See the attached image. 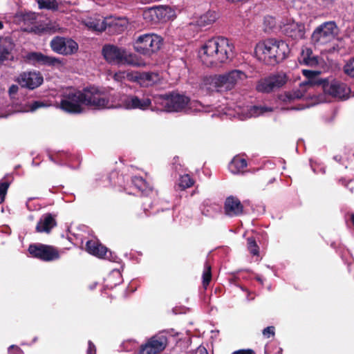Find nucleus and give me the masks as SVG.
<instances>
[{"label": "nucleus", "instance_id": "1", "mask_svg": "<svg viewBox=\"0 0 354 354\" xmlns=\"http://www.w3.org/2000/svg\"><path fill=\"white\" fill-rule=\"evenodd\" d=\"M82 104L102 109L109 106V99L102 97L99 89L94 86L86 87L82 91L72 88L62 94L59 107L66 113L79 114L84 111Z\"/></svg>", "mask_w": 354, "mask_h": 354}, {"label": "nucleus", "instance_id": "2", "mask_svg": "<svg viewBox=\"0 0 354 354\" xmlns=\"http://www.w3.org/2000/svg\"><path fill=\"white\" fill-rule=\"evenodd\" d=\"M234 45L225 37L209 39L202 47L200 58L208 67H216L233 57Z\"/></svg>", "mask_w": 354, "mask_h": 354}, {"label": "nucleus", "instance_id": "3", "mask_svg": "<svg viewBox=\"0 0 354 354\" xmlns=\"http://www.w3.org/2000/svg\"><path fill=\"white\" fill-rule=\"evenodd\" d=\"M254 52L259 59L268 65L274 66L286 59L289 48L282 40L268 39L257 44Z\"/></svg>", "mask_w": 354, "mask_h": 354}, {"label": "nucleus", "instance_id": "4", "mask_svg": "<svg viewBox=\"0 0 354 354\" xmlns=\"http://www.w3.org/2000/svg\"><path fill=\"white\" fill-rule=\"evenodd\" d=\"M162 45L163 38L156 33L135 35L132 41L133 50L147 57H151L156 54Z\"/></svg>", "mask_w": 354, "mask_h": 354}, {"label": "nucleus", "instance_id": "5", "mask_svg": "<svg viewBox=\"0 0 354 354\" xmlns=\"http://www.w3.org/2000/svg\"><path fill=\"white\" fill-rule=\"evenodd\" d=\"M153 101L158 110L167 112H179L184 110L189 98L184 95L171 92L153 96Z\"/></svg>", "mask_w": 354, "mask_h": 354}, {"label": "nucleus", "instance_id": "6", "mask_svg": "<svg viewBox=\"0 0 354 354\" xmlns=\"http://www.w3.org/2000/svg\"><path fill=\"white\" fill-rule=\"evenodd\" d=\"M104 59L111 64H134L136 55L129 53L125 48L113 44H105L102 48Z\"/></svg>", "mask_w": 354, "mask_h": 354}, {"label": "nucleus", "instance_id": "7", "mask_svg": "<svg viewBox=\"0 0 354 354\" xmlns=\"http://www.w3.org/2000/svg\"><path fill=\"white\" fill-rule=\"evenodd\" d=\"M113 97L119 98L122 103L117 104H110L105 109H118L124 108L126 109H140L142 111H146L151 108L152 100L149 97L140 98L138 96L135 95H124L121 93H117L113 95Z\"/></svg>", "mask_w": 354, "mask_h": 354}, {"label": "nucleus", "instance_id": "8", "mask_svg": "<svg viewBox=\"0 0 354 354\" xmlns=\"http://www.w3.org/2000/svg\"><path fill=\"white\" fill-rule=\"evenodd\" d=\"M338 27L333 21L322 23L317 26L311 35V41L319 46L332 41L338 34Z\"/></svg>", "mask_w": 354, "mask_h": 354}, {"label": "nucleus", "instance_id": "9", "mask_svg": "<svg viewBox=\"0 0 354 354\" xmlns=\"http://www.w3.org/2000/svg\"><path fill=\"white\" fill-rule=\"evenodd\" d=\"M247 78L246 74L241 70H232L223 75H215L212 83L218 90H231L240 81Z\"/></svg>", "mask_w": 354, "mask_h": 354}, {"label": "nucleus", "instance_id": "10", "mask_svg": "<svg viewBox=\"0 0 354 354\" xmlns=\"http://www.w3.org/2000/svg\"><path fill=\"white\" fill-rule=\"evenodd\" d=\"M28 251L32 257L45 262L53 261L60 257L57 248L50 245L32 243L29 245Z\"/></svg>", "mask_w": 354, "mask_h": 354}, {"label": "nucleus", "instance_id": "11", "mask_svg": "<svg viewBox=\"0 0 354 354\" xmlns=\"http://www.w3.org/2000/svg\"><path fill=\"white\" fill-rule=\"evenodd\" d=\"M287 80V77L283 73L271 75L261 79L257 84L256 90L258 92L269 93L281 88Z\"/></svg>", "mask_w": 354, "mask_h": 354}, {"label": "nucleus", "instance_id": "12", "mask_svg": "<svg viewBox=\"0 0 354 354\" xmlns=\"http://www.w3.org/2000/svg\"><path fill=\"white\" fill-rule=\"evenodd\" d=\"M322 88L325 94L341 100L348 99L351 91L346 84L337 80L326 79Z\"/></svg>", "mask_w": 354, "mask_h": 354}, {"label": "nucleus", "instance_id": "13", "mask_svg": "<svg viewBox=\"0 0 354 354\" xmlns=\"http://www.w3.org/2000/svg\"><path fill=\"white\" fill-rule=\"evenodd\" d=\"M50 45L54 52L63 55H73L79 48L77 43L73 39L59 36L54 37Z\"/></svg>", "mask_w": 354, "mask_h": 354}, {"label": "nucleus", "instance_id": "14", "mask_svg": "<svg viewBox=\"0 0 354 354\" xmlns=\"http://www.w3.org/2000/svg\"><path fill=\"white\" fill-rule=\"evenodd\" d=\"M16 82L22 88L34 90L42 84L44 77L39 71H24L19 75L16 79Z\"/></svg>", "mask_w": 354, "mask_h": 354}, {"label": "nucleus", "instance_id": "15", "mask_svg": "<svg viewBox=\"0 0 354 354\" xmlns=\"http://www.w3.org/2000/svg\"><path fill=\"white\" fill-rule=\"evenodd\" d=\"M170 10L169 6H158L148 8L143 12V18L149 22L157 23L169 19L168 13Z\"/></svg>", "mask_w": 354, "mask_h": 354}, {"label": "nucleus", "instance_id": "16", "mask_svg": "<svg viewBox=\"0 0 354 354\" xmlns=\"http://www.w3.org/2000/svg\"><path fill=\"white\" fill-rule=\"evenodd\" d=\"M281 31L293 40H300L305 38V25L301 22L288 21L281 26Z\"/></svg>", "mask_w": 354, "mask_h": 354}, {"label": "nucleus", "instance_id": "17", "mask_svg": "<svg viewBox=\"0 0 354 354\" xmlns=\"http://www.w3.org/2000/svg\"><path fill=\"white\" fill-rule=\"evenodd\" d=\"M224 212L230 217L240 216L244 214V207L237 197L230 196L224 203Z\"/></svg>", "mask_w": 354, "mask_h": 354}, {"label": "nucleus", "instance_id": "18", "mask_svg": "<svg viewBox=\"0 0 354 354\" xmlns=\"http://www.w3.org/2000/svg\"><path fill=\"white\" fill-rule=\"evenodd\" d=\"M26 59L31 64L35 65L36 64L48 66H55L62 64L59 59L45 55L39 52H30L26 56Z\"/></svg>", "mask_w": 354, "mask_h": 354}, {"label": "nucleus", "instance_id": "19", "mask_svg": "<svg viewBox=\"0 0 354 354\" xmlns=\"http://www.w3.org/2000/svg\"><path fill=\"white\" fill-rule=\"evenodd\" d=\"M14 48L15 44L10 37H0V66L3 65L6 62L13 61Z\"/></svg>", "mask_w": 354, "mask_h": 354}, {"label": "nucleus", "instance_id": "20", "mask_svg": "<svg viewBox=\"0 0 354 354\" xmlns=\"http://www.w3.org/2000/svg\"><path fill=\"white\" fill-rule=\"evenodd\" d=\"M57 225L55 216L50 213H46L41 216L37 223L35 230L38 233L49 234L52 229Z\"/></svg>", "mask_w": 354, "mask_h": 354}, {"label": "nucleus", "instance_id": "21", "mask_svg": "<svg viewBox=\"0 0 354 354\" xmlns=\"http://www.w3.org/2000/svg\"><path fill=\"white\" fill-rule=\"evenodd\" d=\"M301 72L306 80L301 84V86H322L326 80L319 78V75L321 74V71H319L303 69Z\"/></svg>", "mask_w": 354, "mask_h": 354}, {"label": "nucleus", "instance_id": "22", "mask_svg": "<svg viewBox=\"0 0 354 354\" xmlns=\"http://www.w3.org/2000/svg\"><path fill=\"white\" fill-rule=\"evenodd\" d=\"M127 21L125 19L106 18V30L110 34H120L127 29Z\"/></svg>", "mask_w": 354, "mask_h": 354}, {"label": "nucleus", "instance_id": "23", "mask_svg": "<svg viewBox=\"0 0 354 354\" xmlns=\"http://www.w3.org/2000/svg\"><path fill=\"white\" fill-rule=\"evenodd\" d=\"M86 250L89 254L99 258H108V257H106L108 252L107 248L97 241H88L86 243Z\"/></svg>", "mask_w": 354, "mask_h": 354}, {"label": "nucleus", "instance_id": "24", "mask_svg": "<svg viewBox=\"0 0 354 354\" xmlns=\"http://www.w3.org/2000/svg\"><path fill=\"white\" fill-rule=\"evenodd\" d=\"M300 64L314 67L318 65V57L313 55V50L310 48L302 49L300 55L298 57Z\"/></svg>", "mask_w": 354, "mask_h": 354}, {"label": "nucleus", "instance_id": "25", "mask_svg": "<svg viewBox=\"0 0 354 354\" xmlns=\"http://www.w3.org/2000/svg\"><path fill=\"white\" fill-rule=\"evenodd\" d=\"M157 354L162 351L167 344V338L163 335H156L146 342Z\"/></svg>", "mask_w": 354, "mask_h": 354}, {"label": "nucleus", "instance_id": "26", "mask_svg": "<svg viewBox=\"0 0 354 354\" xmlns=\"http://www.w3.org/2000/svg\"><path fill=\"white\" fill-rule=\"evenodd\" d=\"M85 24L92 30L102 32L106 30V18H103L100 16L90 17L86 21Z\"/></svg>", "mask_w": 354, "mask_h": 354}, {"label": "nucleus", "instance_id": "27", "mask_svg": "<svg viewBox=\"0 0 354 354\" xmlns=\"http://www.w3.org/2000/svg\"><path fill=\"white\" fill-rule=\"evenodd\" d=\"M60 30L59 25L55 22L48 21L35 26L34 31L38 34H53Z\"/></svg>", "mask_w": 354, "mask_h": 354}, {"label": "nucleus", "instance_id": "28", "mask_svg": "<svg viewBox=\"0 0 354 354\" xmlns=\"http://www.w3.org/2000/svg\"><path fill=\"white\" fill-rule=\"evenodd\" d=\"M247 165L245 159L235 156L229 165V169L232 174H236L243 172Z\"/></svg>", "mask_w": 354, "mask_h": 354}, {"label": "nucleus", "instance_id": "29", "mask_svg": "<svg viewBox=\"0 0 354 354\" xmlns=\"http://www.w3.org/2000/svg\"><path fill=\"white\" fill-rule=\"evenodd\" d=\"M216 19L217 15L214 11H208L200 17L198 24L201 27H205L214 23Z\"/></svg>", "mask_w": 354, "mask_h": 354}, {"label": "nucleus", "instance_id": "30", "mask_svg": "<svg viewBox=\"0 0 354 354\" xmlns=\"http://www.w3.org/2000/svg\"><path fill=\"white\" fill-rule=\"evenodd\" d=\"M37 2L39 9L57 11L59 8V5L56 0H37Z\"/></svg>", "mask_w": 354, "mask_h": 354}, {"label": "nucleus", "instance_id": "31", "mask_svg": "<svg viewBox=\"0 0 354 354\" xmlns=\"http://www.w3.org/2000/svg\"><path fill=\"white\" fill-rule=\"evenodd\" d=\"M212 281V267L209 263L206 261L204 264V271L203 273V286L205 289L209 286Z\"/></svg>", "mask_w": 354, "mask_h": 354}, {"label": "nucleus", "instance_id": "32", "mask_svg": "<svg viewBox=\"0 0 354 354\" xmlns=\"http://www.w3.org/2000/svg\"><path fill=\"white\" fill-rule=\"evenodd\" d=\"M194 184V180L189 175L185 174L180 177L178 186L181 190H185L192 187Z\"/></svg>", "mask_w": 354, "mask_h": 354}, {"label": "nucleus", "instance_id": "33", "mask_svg": "<svg viewBox=\"0 0 354 354\" xmlns=\"http://www.w3.org/2000/svg\"><path fill=\"white\" fill-rule=\"evenodd\" d=\"M154 77H156V74L149 72H144L140 74L138 78L142 81V84H145V86H148L155 82Z\"/></svg>", "mask_w": 354, "mask_h": 354}, {"label": "nucleus", "instance_id": "34", "mask_svg": "<svg viewBox=\"0 0 354 354\" xmlns=\"http://www.w3.org/2000/svg\"><path fill=\"white\" fill-rule=\"evenodd\" d=\"M248 250L250 253L254 256H258L259 254V247L258 246L255 239L252 236L247 239Z\"/></svg>", "mask_w": 354, "mask_h": 354}, {"label": "nucleus", "instance_id": "35", "mask_svg": "<svg viewBox=\"0 0 354 354\" xmlns=\"http://www.w3.org/2000/svg\"><path fill=\"white\" fill-rule=\"evenodd\" d=\"M131 182L139 191L145 192L147 188V183L142 177L134 176Z\"/></svg>", "mask_w": 354, "mask_h": 354}, {"label": "nucleus", "instance_id": "36", "mask_svg": "<svg viewBox=\"0 0 354 354\" xmlns=\"http://www.w3.org/2000/svg\"><path fill=\"white\" fill-rule=\"evenodd\" d=\"M304 95L301 93L300 91H296L293 92H287L282 97V100L286 102H290L295 100L301 99Z\"/></svg>", "mask_w": 354, "mask_h": 354}, {"label": "nucleus", "instance_id": "37", "mask_svg": "<svg viewBox=\"0 0 354 354\" xmlns=\"http://www.w3.org/2000/svg\"><path fill=\"white\" fill-rule=\"evenodd\" d=\"M343 69L345 74L354 78V57L346 62Z\"/></svg>", "mask_w": 354, "mask_h": 354}, {"label": "nucleus", "instance_id": "38", "mask_svg": "<svg viewBox=\"0 0 354 354\" xmlns=\"http://www.w3.org/2000/svg\"><path fill=\"white\" fill-rule=\"evenodd\" d=\"M10 183L7 181L0 183V204L5 201V198Z\"/></svg>", "mask_w": 354, "mask_h": 354}, {"label": "nucleus", "instance_id": "39", "mask_svg": "<svg viewBox=\"0 0 354 354\" xmlns=\"http://www.w3.org/2000/svg\"><path fill=\"white\" fill-rule=\"evenodd\" d=\"M171 212L169 209L162 210L161 213H158L156 216V220L158 222L165 223L170 221Z\"/></svg>", "mask_w": 354, "mask_h": 354}, {"label": "nucleus", "instance_id": "40", "mask_svg": "<svg viewBox=\"0 0 354 354\" xmlns=\"http://www.w3.org/2000/svg\"><path fill=\"white\" fill-rule=\"evenodd\" d=\"M48 104L43 101H33L29 104L30 111H35L38 109L47 106Z\"/></svg>", "mask_w": 354, "mask_h": 354}, {"label": "nucleus", "instance_id": "41", "mask_svg": "<svg viewBox=\"0 0 354 354\" xmlns=\"http://www.w3.org/2000/svg\"><path fill=\"white\" fill-rule=\"evenodd\" d=\"M138 354H156L153 349L147 344L141 345Z\"/></svg>", "mask_w": 354, "mask_h": 354}, {"label": "nucleus", "instance_id": "42", "mask_svg": "<svg viewBox=\"0 0 354 354\" xmlns=\"http://www.w3.org/2000/svg\"><path fill=\"white\" fill-rule=\"evenodd\" d=\"M274 329V327L272 326H268L263 330V335L268 338L271 336L273 337L275 335Z\"/></svg>", "mask_w": 354, "mask_h": 354}, {"label": "nucleus", "instance_id": "43", "mask_svg": "<svg viewBox=\"0 0 354 354\" xmlns=\"http://www.w3.org/2000/svg\"><path fill=\"white\" fill-rule=\"evenodd\" d=\"M86 354H96V346L91 340H88V342Z\"/></svg>", "mask_w": 354, "mask_h": 354}, {"label": "nucleus", "instance_id": "44", "mask_svg": "<svg viewBox=\"0 0 354 354\" xmlns=\"http://www.w3.org/2000/svg\"><path fill=\"white\" fill-rule=\"evenodd\" d=\"M19 91V86L16 84H12L8 89V93L10 96H13L17 93Z\"/></svg>", "mask_w": 354, "mask_h": 354}, {"label": "nucleus", "instance_id": "45", "mask_svg": "<svg viewBox=\"0 0 354 354\" xmlns=\"http://www.w3.org/2000/svg\"><path fill=\"white\" fill-rule=\"evenodd\" d=\"M232 354H255L252 349H240L233 352Z\"/></svg>", "mask_w": 354, "mask_h": 354}, {"label": "nucleus", "instance_id": "46", "mask_svg": "<svg viewBox=\"0 0 354 354\" xmlns=\"http://www.w3.org/2000/svg\"><path fill=\"white\" fill-rule=\"evenodd\" d=\"M196 354H208V352L205 347L199 346L197 349Z\"/></svg>", "mask_w": 354, "mask_h": 354}, {"label": "nucleus", "instance_id": "47", "mask_svg": "<svg viewBox=\"0 0 354 354\" xmlns=\"http://www.w3.org/2000/svg\"><path fill=\"white\" fill-rule=\"evenodd\" d=\"M255 279H256L258 281H259L261 284L263 283V279H262V278H261L260 276H257V277H255Z\"/></svg>", "mask_w": 354, "mask_h": 354}, {"label": "nucleus", "instance_id": "48", "mask_svg": "<svg viewBox=\"0 0 354 354\" xmlns=\"http://www.w3.org/2000/svg\"><path fill=\"white\" fill-rule=\"evenodd\" d=\"M351 221L354 226V213L351 215Z\"/></svg>", "mask_w": 354, "mask_h": 354}, {"label": "nucleus", "instance_id": "49", "mask_svg": "<svg viewBox=\"0 0 354 354\" xmlns=\"http://www.w3.org/2000/svg\"><path fill=\"white\" fill-rule=\"evenodd\" d=\"M3 28V22L0 21V30H1Z\"/></svg>", "mask_w": 354, "mask_h": 354}, {"label": "nucleus", "instance_id": "50", "mask_svg": "<svg viewBox=\"0 0 354 354\" xmlns=\"http://www.w3.org/2000/svg\"><path fill=\"white\" fill-rule=\"evenodd\" d=\"M274 180V178L270 179L268 180V183H273Z\"/></svg>", "mask_w": 354, "mask_h": 354}, {"label": "nucleus", "instance_id": "51", "mask_svg": "<svg viewBox=\"0 0 354 354\" xmlns=\"http://www.w3.org/2000/svg\"><path fill=\"white\" fill-rule=\"evenodd\" d=\"M143 214H145V212H141L140 215V216H138V217H139V218H141V217H142L141 216H142V215H143Z\"/></svg>", "mask_w": 354, "mask_h": 354}, {"label": "nucleus", "instance_id": "52", "mask_svg": "<svg viewBox=\"0 0 354 354\" xmlns=\"http://www.w3.org/2000/svg\"><path fill=\"white\" fill-rule=\"evenodd\" d=\"M264 186H265V185H264L263 183H262V184L261 185V187L263 189H264Z\"/></svg>", "mask_w": 354, "mask_h": 354}]
</instances>
